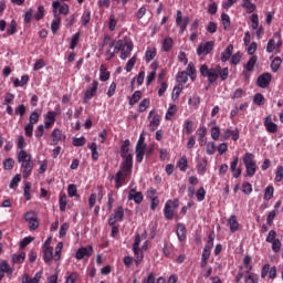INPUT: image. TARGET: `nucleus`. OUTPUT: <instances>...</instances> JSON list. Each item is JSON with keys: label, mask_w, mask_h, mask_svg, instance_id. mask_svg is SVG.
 <instances>
[{"label": "nucleus", "mask_w": 283, "mask_h": 283, "mask_svg": "<svg viewBox=\"0 0 283 283\" xmlns=\"http://www.w3.org/2000/svg\"><path fill=\"white\" fill-rule=\"evenodd\" d=\"M243 165L245 167V174L248 178H253L258 174V164L255 163V155L252 153H245L243 155Z\"/></svg>", "instance_id": "1"}, {"label": "nucleus", "mask_w": 283, "mask_h": 283, "mask_svg": "<svg viewBox=\"0 0 283 283\" xmlns=\"http://www.w3.org/2000/svg\"><path fill=\"white\" fill-rule=\"evenodd\" d=\"M199 72L203 78H208L210 85H213V83L220 78V69H218V66L209 69L207 64H203L200 66Z\"/></svg>", "instance_id": "2"}, {"label": "nucleus", "mask_w": 283, "mask_h": 283, "mask_svg": "<svg viewBox=\"0 0 283 283\" xmlns=\"http://www.w3.org/2000/svg\"><path fill=\"white\" fill-rule=\"evenodd\" d=\"M53 17H67L70 14V6L65 2L53 1L52 2Z\"/></svg>", "instance_id": "3"}, {"label": "nucleus", "mask_w": 283, "mask_h": 283, "mask_svg": "<svg viewBox=\"0 0 283 283\" xmlns=\"http://www.w3.org/2000/svg\"><path fill=\"white\" fill-rule=\"evenodd\" d=\"M125 220V208L123 206L117 207L114 209L113 213L108 218V226L114 227L116 222H123Z\"/></svg>", "instance_id": "4"}, {"label": "nucleus", "mask_w": 283, "mask_h": 283, "mask_svg": "<svg viewBox=\"0 0 283 283\" xmlns=\"http://www.w3.org/2000/svg\"><path fill=\"white\" fill-rule=\"evenodd\" d=\"M179 201L178 199L168 200L164 208V214L166 220H174V209H178Z\"/></svg>", "instance_id": "5"}, {"label": "nucleus", "mask_w": 283, "mask_h": 283, "mask_svg": "<svg viewBox=\"0 0 283 283\" xmlns=\"http://www.w3.org/2000/svg\"><path fill=\"white\" fill-rule=\"evenodd\" d=\"M128 176H132V171H127L124 170L123 168H119V170L116 172L114 177L116 189H120V187L125 185V180H127Z\"/></svg>", "instance_id": "6"}, {"label": "nucleus", "mask_w": 283, "mask_h": 283, "mask_svg": "<svg viewBox=\"0 0 283 283\" xmlns=\"http://www.w3.org/2000/svg\"><path fill=\"white\" fill-rule=\"evenodd\" d=\"M258 65V55H252L249 61L243 65L242 75L245 81H249V72H253Z\"/></svg>", "instance_id": "7"}, {"label": "nucleus", "mask_w": 283, "mask_h": 283, "mask_svg": "<svg viewBox=\"0 0 283 283\" xmlns=\"http://www.w3.org/2000/svg\"><path fill=\"white\" fill-rule=\"evenodd\" d=\"M125 44V41L123 40H115L114 42V50L112 52V49H106V53L105 55L107 56L106 57V61H112V59H114V56H116V54H118V52H123V46Z\"/></svg>", "instance_id": "8"}, {"label": "nucleus", "mask_w": 283, "mask_h": 283, "mask_svg": "<svg viewBox=\"0 0 283 283\" xmlns=\"http://www.w3.org/2000/svg\"><path fill=\"white\" fill-rule=\"evenodd\" d=\"M133 50H134V42H132L130 39L126 38L124 40V46L122 48V52H120L122 61L129 59V56H132Z\"/></svg>", "instance_id": "9"}, {"label": "nucleus", "mask_w": 283, "mask_h": 283, "mask_svg": "<svg viewBox=\"0 0 283 283\" xmlns=\"http://www.w3.org/2000/svg\"><path fill=\"white\" fill-rule=\"evenodd\" d=\"M229 138H232L234 143H238V140H240V129L238 128H235L234 130L231 128L223 129L221 134V140H229Z\"/></svg>", "instance_id": "10"}, {"label": "nucleus", "mask_w": 283, "mask_h": 283, "mask_svg": "<svg viewBox=\"0 0 283 283\" xmlns=\"http://www.w3.org/2000/svg\"><path fill=\"white\" fill-rule=\"evenodd\" d=\"M98 92V81L94 80L92 83V87H88L84 94L83 103L87 104L94 96H96V93Z\"/></svg>", "instance_id": "11"}, {"label": "nucleus", "mask_w": 283, "mask_h": 283, "mask_svg": "<svg viewBox=\"0 0 283 283\" xmlns=\"http://www.w3.org/2000/svg\"><path fill=\"white\" fill-rule=\"evenodd\" d=\"M94 255V247L87 245L77 249L75 258L76 260H84V258H92Z\"/></svg>", "instance_id": "12"}, {"label": "nucleus", "mask_w": 283, "mask_h": 283, "mask_svg": "<svg viewBox=\"0 0 283 283\" xmlns=\"http://www.w3.org/2000/svg\"><path fill=\"white\" fill-rule=\"evenodd\" d=\"M216 43L213 41H208L205 44H200L197 48V54L198 56H207V54H211V52H213V48H214Z\"/></svg>", "instance_id": "13"}, {"label": "nucleus", "mask_w": 283, "mask_h": 283, "mask_svg": "<svg viewBox=\"0 0 283 283\" xmlns=\"http://www.w3.org/2000/svg\"><path fill=\"white\" fill-rule=\"evenodd\" d=\"M176 25L180 28V34H185V30H187V25H189V17L182 19V11L180 10L177 11Z\"/></svg>", "instance_id": "14"}, {"label": "nucleus", "mask_w": 283, "mask_h": 283, "mask_svg": "<svg viewBox=\"0 0 283 283\" xmlns=\"http://www.w3.org/2000/svg\"><path fill=\"white\" fill-rule=\"evenodd\" d=\"M122 157L120 169L124 171H133L134 169V155H124Z\"/></svg>", "instance_id": "15"}, {"label": "nucleus", "mask_w": 283, "mask_h": 283, "mask_svg": "<svg viewBox=\"0 0 283 283\" xmlns=\"http://www.w3.org/2000/svg\"><path fill=\"white\" fill-rule=\"evenodd\" d=\"M272 78L273 75H271V73H263L258 77L256 85L262 90H266V87L271 85Z\"/></svg>", "instance_id": "16"}, {"label": "nucleus", "mask_w": 283, "mask_h": 283, "mask_svg": "<svg viewBox=\"0 0 283 283\" xmlns=\"http://www.w3.org/2000/svg\"><path fill=\"white\" fill-rule=\"evenodd\" d=\"M263 125L268 134H277L279 127H277V124L273 123V116L268 115L264 118Z\"/></svg>", "instance_id": "17"}, {"label": "nucleus", "mask_w": 283, "mask_h": 283, "mask_svg": "<svg viewBox=\"0 0 283 283\" xmlns=\"http://www.w3.org/2000/svg\"><path fill=\"white\" fill-rule=\"evenodd\" d=\"M54 123H56V112L49 111L44 117L45 129H51V127L54 126Z\"/></svg>", "instance_id": "18"}, {"label": "nucleus", "mask_w": 283, "mask_h": 283, "mask_svg": "<svg viewBox=\"0 0 283 283\" xmlns=\"http://www.w3.org/2000/svg\"><path fill=\"white\" fill-rule=\"evenodd\" d=\"M145 197L143 196V192L136 191V189H130L128 192V200H133L135 205H140Z\"/></svg>", "instance_id": "19"}, {"label": "nucleus", "mask_w": 283, "mask_h": 283, "mask_svg": "<svg viewBox=\"0 0 283 283\" xmlns=\"http://www.w3.org/2000/svg\"><path fill=\"white\" fill-rule=\"evenodd\" d=\"M146 151H147V145L136 144V147H135L136 163H143V158H145Z\"/></svg>", "instance_id": "20"}, {"label": "nucleus", "mask_w": 283, "mask_h": 283, "mask_svg": "<svg viewBox=\"0 0 283 283\" xmlns=\"http://www.w3.org/2000/svg\"><path fill=\"white\" fill-rule=\"evenodd\" d=\"M238 163H240V158L234 157V159L230 164V170L232 172L233 178L242 176V169L238 168Z\"/></svg>", "instance_id": "21"}, {"label": "nucleus", "mask_w": 283, "mask_h": 283, "mask_svg": "<svg viewBox=\"0 0 283 283\" xmlns=\"http://www.w3.org/2000/svg\"><path fill=\"white\" fill-rule=\"evenodd\" d=\"M42 276H43V272H36L33 277H30L29 274H23L22 283H39L41 282Z\"/></svg>", "instance_id": "22"}, {"label": "nucleus", "mask_w": 283, "mask_h": 283, "mask_svg": "<svg viewBox=\"0 0 283 283\" xmlns=\"http://www.w3.org/2000/svg\"><path fill=\"white\" fill-rule=\"evenodd\" d=\"M177 238L179 242H185L187 240V227L182 223L177 224Z\"/></svg>", "instance_id": "23"}, {"label": "nucleus", "mask_w": 283, "mask_h": 283, "mask_svg": "<svg viewBox=\"0 0 283 283\" xmlns=\"http://www.w3.org/2000/svg\"><path fill=\"white\" fill-rule=\"evenodd\" d=\"M43 260L46 264L54 260V248H42Z\"/></svg>", "instance_id": "24"}, {"label": "nucleus", "mask_w": 283, "mask_h": 283, "mask_svg": "<svg viewBox=\"0 0 283 283\" xmlns=\"http://www.w3.org/2000/svg\"><path fill=\"white\" fill-rule=\"evenodd\" d=\"M197 136H199L198 143H199L200 147H205V143H207V140L205 139L207 136V127L200 126L197 130Z\"/></svg>", "instance_id": "25"}, {"label": "nucleus", "mask_w": 283, "mask_h": 283, "mask_svg": "<svg viewBox=\"0 0 283 283\" xmlns=\"http://www.w3.org/2000/svg\"><path fill=\"white\" fill-rule=\"evenodd\" d=\"M22 168H23V171H22L23 178H30V176L32 175V169H34V165L32 164V160L24 161L22 164Z\"/></svg>", "instance_id": "26"}, {"label": "nucleus", "mask_w": 283, "mask_h": 283, "mask_svg": "<svg viewBox=\"0 0 283 283\" xmlns=\"http://www.w3.org/2000/svg\"><path fill=\"white\" fill-rule=\"evenodd\" d=\"M228 224L230 227L231 233H235V231H238V229H240V222H238V217L235 214H232L229 218Z\"/></svg>", "instance_id": "27"}, {"label": "nucleus", "mask_w": 283, "mask_h": 283, "mask_svg": "<svg viewBox=\"0 0 283 283\" xmlns=\"http://www.w3.org/2000/svg\"><path fill=\"white\" fill-rule=\"evenodd\" d=\"M156 54H158V51L156 50V48L148 46L145 52V62L151 63V61H154V59H156Z\"/></svg>", "instance_id": "28"}, {"label": "nucleus", "mask_w": 283, "mask_h": 283, "mask_svg": "<svg viewBox=\"0 0 283 283\" xmlns=\"http://www.w3.org/2000/svg\"><path fill=\"white\" fill-rule=\"evenodd\" d=\"M53 145H59L63 140V132L59 128H54L51 134Z\"/></svg>", "instance_id": "29"}, {"label": "nucleus", "mask_w": 283, "mask_h": 283, "mask_svg": "<svg viewBox=\"0 0 283 283\" xmlns=\"http://www.w3.org/2000/svg\"><path fill=\"white\" fill-rule=\"evenodd\" d=\"M242 8H244V10H247L248 14H253V12H255V10H258V6H255V3L251 2V0H243Z\"/></svg>", "instance_id": "30"}, {"label": "nucleus", "mask_w": 283, "mask_h": 283, "mask_svg": "<svg viewBox=\"0 0 283 283\" xmlns=\"http://www.w3.org/2000/svg\"><path fill=\"white\" fill-rule=\"evenodd\" d=\"M233 54V44H229L226 50L221 53V61L222 63H227L231 55Z\"/></svg>", "instance_id": "31"}, {"label": "nucleus", "mask_w": 283, "mask_h": 283, "mask_svg": "<svg viewBox=\"0 0 283 283\" xmlns=\"http://www.w3.org/2000/svg\"><path fill=\"white\" fill-rule=\"evenodd\" d=\"M130 145L132 142H129V139L124 140L120 146V156H134V154L129 153Z\"/></svg>", "instance_id": "32"}, {"label": "nucleus", "mask_w": 283, "mask_h": 283, "mask_svg": "<svg viewBox=\"0 0 283 283\" xmlns=\"http://www.w3.org/2000/svg\"><path fill=\"white\" fill-rule=\"evenodd\" d=\"M32 160V155L28 154L25 150H20L18 154V163H30Z\"/></svg>", "instance_id": "33"}, {"label": "nucleus", "mask_w": 283, "mask_h": 283, "mask_svg": "<svg viewBox=\"0 0 283 283\" xmlns=\"http://www.w3.org/2000/svg\"><path fill=\"white\" fill-rule=\"evenodd\" d=\"M109 71H107V67L105 66V64H102L99 67V81H102L103 83H105V81H109Z\"/></svg>", "instance_id": "34"}, {"label": "nucleus", "mask_w": 283, "mask_h": 283, "mask_svg": "<svg viewBox=\"0 0 283 283\" xmlns=\"http://www.w3.org/2000/svg\"><path fill=\"white\" fill-rule=\"evenodd\" d=\"M61 30V17H54L53 21L51 22V32L56 34Z\"/></svg>", "instance_id": "35"}, {"label": "nucleus", "mask_w": 283, "mask_h": 283, "mask_svg": "<svg viewBox=\"0 0 283 283\" xmlns=\"http://www.w3.org/2000/svg\"><path fill=\"white\" fill-rule=\"evenodd\" d=\"M60 211H65L67 209V195L61 192L59 198Z\"/></svg>", "instance_id": "36"}, {"label": "nucleus", "mask_w": 283, "mask_h": 283, "mask_svg": "<svg viewBox=\"0 0 283 283\" xmlns=\"http://www.w3.org/2000/svg\"><path fill=\"white\" fill-rule=\"evenodd\" d=\"M150 132H156L160 127V115H154L149 123Z\"/></svg>", "instance_id": "37"}, {"label": "nucleus", "mask_w": 283, "mask_h": 283, "mask_svg": "<svg viewBox=\"0 0 283 283\" xmlns=\"http://www.w3.org/2000/svg\"><path fill=\"white\" fill-rule=\"evenodd\" d=\"M133 253L135 255L134 262L136 263V266H138L140 262H143V260L145 259V253L143 252V250H140V248H137V250L133 251Z\"/></svg>", "instance_id": "38"}, {"label": "nucleus", "mask_w": 283, "mask_h": 283, "mask_svg": "<svg viewBox=\"0 0 283 283\" xmlns=\"http://www.w3.org/2000/svg\"><path fill=\"white\" fill-rule=\"evenodd\" d=\"M151 67L154 69V71H151L147 77H146V85H151V83H154V81H156V67H157V64L156 62H154L151 64Z\"/></svg>", "instance_id": "39"}, {"label": "nucleus", "mask_w": 283, "mask_h": 283, "mask_svg": "<svg viewBox=\"0 0 283 283\" xmlns=\"http://www.w3.org/2000/svg\"><path fill=\"white\" fill-rule=\"evenodd\" d=\"M174 48V39L172 38H166L163 42V51L164 52H171V49Z\"/></svg>", "instance_id": "40"}, {"label": "nucleus", "mask_w": 283, "mask_h": 283, "mask_svg": "<svg viewBox=\"0 0 283 283\" xmlns=\"http://www.w3.org/2000/svg\"><path fill=\"white\" fill-rule=\"evenodd\" d=\"M140 98H143V92L140 91H136L132 97L129 98L128 105L134 106L136 105V103H138V101H140Z\"/></svg>", "instance_id": "41"}, {"label": "nucleus", "mask_w": 283, "mask_h": 283, "mask_svg": "<svg viewBox=\"0 0 283 283\" xmlns=\"http://www.w3.org/2000/svg\"><path fill=\"white\" fill-rule=\"evenodd\" d=\"M13 264H23L25 262V252H20L18 254L12 255Z\"/></svg>", "instance_id": "42"}, {"label": "nucleus", "mask_w": 283, "mask_h": 283, "mask_svg": "<svg viewBox=\"0 0 283 283\" xmlns=\"http://www.w3.org/2000/svg\"><path fill=\"white\" fill-rule=\"evenodd\" d=\"M87 147L92 151V160H98V145H96V143H91Z\"/></svg>", "instance_id": "43"}, {"label": "nucleus", "mask_w": 283, "mask_h": 283, "mask_svg": "<svg viewBox=\"0 0 283 283\" xmlns=\"http://www.w3.org/2000/svg\"><path fill=\"white\" fill-rule=\"evenodd\" d=\"M115 42H116V40H112V35L106 34L104 36V40H103V43H102V48H107V45H108L107 49H112V48H114V43Z\"/></svg>", "instance_id": "44"}, {"label": "nucleus", "mask_w": 283, "mask_h": 283, "mask_svg": "<svg viewBox=\"0 0 283 283\" xmlns=\"http://www.w3.org/2000/svg\"><path fill=\"white\" fill-rule=\"evenodd\" d=\"M221 23L224 30H229L231 28V18L227 13L221 14Z\"/></svg>", "instance_id": "45"}, {"label": "nucleus", "mask_w": 283, "mask_h": 283, "mask_svg": "<svg viewBox=\"0 0 283 283\" xmlns=\"http://www.w3.org/2000/svg\"><path fill=\"white\" fill-rule=\"evenodd\" d=\"M30 189H32V184L30 181L24 182L23 196L25 200H32V195L30 193Z\"/></svg>", "instance_id": "46"}, {"label": "nucleus", "mask_w": 283, "mask_h": 283, "mask_svg": "<svg viewBox=\"0 0 283 283\" xmlns=\"http://www.w3.org/2000/svg\"><path fill=\"white\" fill-rule=\"evenodd\" d=\"M177 112H178V106L171 105L166 113V116H165L166 120H171V118L176 116Z\"/></svg>", "instance_id": "47"}, {"label": "nucleus", "mask_w": 283, "mask_h": 283, "mask_svg": "<svg viewBox=\"0 0 283 283\" xmlns=\"http://www.w3.org/2000/svg\"><path fill=\"white\" fill-rule=\"evenodd\" d=\"M282 65V57L276 56L274 60L271 62V70L272 72H277L280 70V66Z\"/></svg>", "instance_id": "48"}, {"label": "nucleus", "mask_w": 283, "mask_h": 283, "mask_svg": "<svg viewBox=\"0 0 283 283\" xmlns=\"http://www.w3.org/2000/svg\"><path fill=\"white\" fill-rule=\"evenodd\" d=\"M177 83H187L189 81V73L181 71L177 74Z\"/></svg>", "instance_id": "49"}, {"label": "nucleus", "mask_w": 283, "mask_h": 283, "mask_svg": "<svg viewBox=\"0 0 283 283\" xmlns=\"http://www.w3.org/2000/svg\"><path fill=\"white\" fill-rule=\"evenodd\" d=\"M184 133L189 136L190 134L193 133V122L187 119L184 124Z\"/></svg>", "instance_id": "50"}, {"label": "nucleus", "mask_w": 283, "mask_h": 283, "mask_svg": "<svg viewBox=\"0 0 283 283\" xmlns=\"http://www.w3.org/2000/svg\"><path fill=\"white\" fill-rule=\"evenodd\" d=\"M275 50H277L275 39H270L268 42V45H266L268 54H273V52H275Z\"/></svg>", "instance_id": "51"}, {"label": "nucleus", "mask_w": 283, "mask_h": 283, "mask_svg": "<svg viewBox=\"0 0 283 283\" xmlns=\"http://www.w3.org/2000/svg\"><path fill=\"white\" fill-rule=\"evenodd\" d=\"M87 143V139L85 137H74L73 138V147H84V145Z\"/></svg>", "instance_id": "52"}, {"label": "nucleus", "mask_w": 283, "mask_h": 283, "mask_svg": "<svg viewBox=\"0 0 283 283\" xmlns=\"http://www.w3.org/2000/svg\"><path fill=\"white\" fill-rule=\"evenodd\" d=\"M67 195L70 198L78 196V189L76 188V185L71 184L67 186Z\"/></svg>", "instance_id": "53"}, {"label": "nucleus", "mask_w": 283, "mask_h": 283, "mask_svg": "<svg viewBox=\"0 0 283 283\" xmlns=\"http://www.w3.org/2000/svg\"><path fill=\"white\" fill-rule=\"evenodd\" d=\"M275 193V188L273 186H268L264 190V200H271Z\"/></svg>", "instance_id": "54"}, {"label": "nucleus", "mask_w": 283, "mask_h": 283, "mask_svg": "<svg viewBox=\"0 0 283 283\" xmlns=\"http://www.w3.org/2000/svg\"><path fill=\"white\" fill-rule=\"evenodd\" d=\"M78 39H81V33L77 32L71 38V43H70V50H75L76 45H78Z\"/></svg>", "instance_id": "55"}, {"label": "nucleus", "mask_w": 283, "mask_h": 283, "mask_svg": "<svg viewBox=\"0 0 283 283\" xmlns=\"http://www.w3.org/2000/svg\"><path fill=\"white\" fill-rule=\"evenodd\" d=\"M41 118V115L36 113V111H33L31 115L29 116V124L30 125H36L39 123V119Z\"/></svg>", "instance_id": "56"}, {"label": "nucleus", "mask_w": 283, "mask_h": 283, "mask_svg": "<svg viewBox=\"0 0 283 283\" xmlns=\"http://www.w3.org/2000/svg\"><path fill=\"white\" fill-rule=\"evenodd\" d=\"M3 169L6 171H10L12 169H14V159L12 158H7L4 161H3Z\"/></svg>", "instance_id": "57"}, {"label": "nucleus", "mask_w": 283, "mask_h": 283, "mask_svg": "<svg viewBox=\"0 0 283 283\" xmlns=\"http://www.w3.org/2000/svg\"><path fill=\"white\" fill-rule=\"evenodd\" d=\"M63 251V242H59L55 247V254H54V260L55 262H59L61 260V253Z\"/></svg>", "instance_id": "58"}, {"label": "nucleus", "mask_w": 283, "mask_h": 283, "mask_svg": "<svg viewBox=\"0 0 283 283\" xmlns=\"http://www.w3.org/2000/svg\"><path fill=\"white\" fill-rule=\"evenodd\" d=\"M92 19V11L85 10L82 15V25H87Z\"/></svg>", "instance_id": "59"}, {"label": "nucleus", "mask_w": 283, "mask_h": 283, "mask_svg": "<svg viewBox=\"0 0 283 283\" xmlns=\"http://www.w3.org/2000/svg\"><path fill=\"white\" fill-rule=\"evenodd\" d=\"M177 166L180 169V171H187V167H188L187 157L186 156L181 157Z\"/></svg>", "instance_id": "60"}, {"label": "nucleus", "mask_w": 283, "mask_h": 283, "mask_svg": "<svg viewBox=\"0 0 283 283\" xmlns=\"http://www.w3.org/2000/svg\"><path fill=\"white\" fill-rule=\"evenodd\" d=\"M19 182H21V175H15L10 181V189H17V187H19Z\"/></svg>", "instance_id": "61"}, {"label": "nucleus", "mask_w": 283, "mask_h": 283, "mask_svg": "<svg viewBox=\"0 0 283 283\" xmlns=\"http://www.w3.org/2000/svg\"><path fill=\"white\" fill-rule=\"evenodd\" d=\"M212 140H220V127L214 126L210 130Z\"/></svg>", "instance_id": "62"}, {"label": "nucleus", "mask_w": 283, "mask_h": 283, "mask_svg": "<svg viewBox=\"0 0 283 283\" xmlns=\"http://www.w3.org/2000/svg\"><path fill=\"white\" fill-rule=\"evenodd\" d=\"M8 34L12 36V34H17V20H12L7 28Z\"/></svg>", "instance_id": "63"}, {"label": "nucleus", "mask_w": 283, "mask_h": 283, "mask_svg": "<svg viewBox=\"0 0 283 283\" xmlns=\"http://www.w3.org/2000/svg\"><path fill=\"white\" fill-rule=\"evenodd\" d=\"M275 182H282L283 180V166H277L275 171Z\"/></svg>", "instance_id": "64"}]
</instances>
